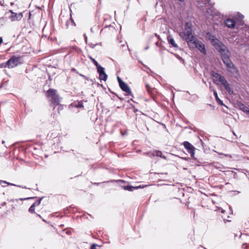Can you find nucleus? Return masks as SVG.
<instances>
[{
    "instance_id": "f257e3e1",
    "label": "nucleus",
    "mask_w": 249,
    "mask_h": 249,
    "mask_svg": "<svg viewBox=\"0 0 249 249\" xmlns=\"http://www.w3.org/2000/svg\"><path fill=\"white\" fill-rule=\"evenodd\" d=\"M221 55L222 60L226 66L227 70L231 73H238V71L230 59V53L226 47L223 51L218 52Z\"/></svg>"
},
{
    "instance_id": "f03ea898",
    "label": "nucleus",
    "mask_w": 249,
    "mask_h": 249,
    "mask_svg": "<svg viewBox=\"0 0 249 249\" xmlns=\"http://www.w3.org/2000/svg\"><path fill=\"white\" fill-rule=\"evenodd\" d=\"M179 36L186 41L187 44H188L189 40L196 38L192 35V24L191 23H186L184 30L183 32L179 33Z\"/></svg>"
},
{
    "instance_id": "7ed1b4c3",
    "label": "nucleus",
    "mask_w": 249,
    "mask_h": 249,
    "mask_svg": "<svg viewBox=\"0 0 249 249\" xmlns=\"http://www.w3.org/2000/svg\"><path fill=\"white\" fill-rule=\"evenodd\" d=\"M22 56L13 55L6 63L0 65V68H13L22 63Z\"/></svg>"
},
{
    "instance_id": "20e7f679",
    "label": "nucleus",
    "mask_w": 249,
    "mask_h": 249,
    "mask_svg": "<svg viewBox=\"0 0 249 249\" xmlns=\"http://www.w3.org/2000/svg\"><path fill=\"white\" fill-rule=\"evenodd\" d=\"M206 37L211 40V43L218 52L223 51V49L226 48V46L218 39L215 38V36L210 33H207Z\"/></svg>"
},
{
    "instance_id": "39448f33",
    "label": "nucleus",
    "mask_w": 249,
    "mask_h": 249,
    "mask_svg": "<svg viewBox=\"0 0 249 249\" xmlns=\"http://www.w3.org/2000/svg\"><path fill=\"white\" fill-rule=\"evenodd\" d=\"M188 45L190 48L198 49L204 54L206 53L204 44L196 38L195 39L189 40Z\"/></svg>"
},
{
    "instance_id": "423d86ee",
    "label": "nucleus",
    "mask_w": 249,
    "mask_h": 249,
    "mask_svg": "<svg viewBox=\"0 0 249 249\" xmlns=\"http://www.w3.org/2000/svg\"><path fill=\"white\" fill-rule=\"evenodd\" d=\"M47 96L50 102L53 105H58L59 103V97L56 93V90L53 89H50L47 91Z\"/></svg>"
},
{
    "instance_id": "0eeeda50",
    "label": "nucleus",
    "mask_w": 249,
    "mask_h": 249,
    "mask_svg": "<svg viewBox=\"0 0 249 249\" xmlns=\"http://www.w3.org/2000/svg\"><path fill=\"white\" fill-rule=\"evenodd\" d=\"M183 145L188 152L190 153L191 157L194 158L195 155V147L189 142L185 141L183 142Z\"/></svg>"
},
{
    "instance_id": "6e6552de",
    "label": "nucleus",
    "mask_w": 249,
    "mask_h": 249,
    "mask_svg": "<svg viewBox=\"0 0 249 249\" xmlns=\"http://www.w3.org/2000/svg\"><path fill=\"white\" fill-rule=\"evenodd\" d=\"M212 77L213 82L216 85L218 84V82L221 83L224 80V79H225L224 77L216 72H213L212 74Z\"/></svg>"
},
{
    "instance_id": "1a4fd4ad",
    "label": "nucleus",
    "mask_w": 249,
    "mask_h": 249,
    "mask_svg": "<svg viewBox=\"0 0 249 249\" xmlns=\"http://www.w3.org/2000/svg\"><path fill=\"white\" fill-rule=\"evenodd\" d=\"M120 88L126 93L127 95H132V92L129 86L125 83H122L119 85Z\"/></svg>"
},
{
    "instance_id": "9d476101",
    "label": "nucleus",
    "mask_w": 249,
    "mask_h": 249,
    "mask_svg": "<svg viewBox=\"0 0 249 249\" xmlns=\"http://www.w3.org/2000/svg\"><path fill=\"white\" fill-rule=\"evenodd\" d=\"M10 12L12 14L11 18L12 21L19 20L22 18L23 15L22 13H17L13 12L12 10H10Z\"/></svg>"
},
{
    "instance_id": "9b49d317",
    "label": "nucleus",
    "mask_w": 249,
    "mask_h": 249,
    "mask_svg": "<svg viewBox=\"0 0 249 249\" xmlns=\"http://www.w3.org/2000/svg\"><path fill=\"white\" fill-rule=\"evenodd\" d=\"M220 83L224 87L225 89L229 94H232L233 93L232 90L231 89L229 84L226 79H224Z\"/></svg>"
},
{
    "instance_id": "f8f14e48",
    "label": "nucleus",
    "mask_w": 249,
    "mask_h": 249,
    "mask_svg": "<svg viewBox=\"0 0 249 249\" xmlns=\"http://www.w3.org/2000/svg\"><path fill=\"white\" fill-rule=\"evenodd\" d=\"M225 24L228 28H232L235 26V23L233 19L229 18L225 20Z\"/></svg>"
},
{
    "instance_id": "ddd939ff",
    "label": "nucleus",
    "mask_w": 249,
    "mask_h": 249,
    "mask_svg": "<svg viewBox=\"0 0 249 249\" xmlns=\"http://www.w3.org/2000/svg\"><path fill=\"white\" fill-rule=\"evenodd\" d=\"M167 40H168V43L172 45L174 47H175V48L178 47V45L175 43L174 39L171 37V36H168Z\"/></svg>"
},
{
    "instance_id": "4468645a",
    "label": "nucleus",
    "mask_w": 249,
    "mask_h": 249,
    "mask_svg": "<svg viewBox=\"0 0 249 249\" xmlns=\"http://www.w3.org/2000/svg\"><path fill=\"white\" fill-rule=\"evenodd\" d=\"M152 155L153 156L159 157L164 159H166V157L162 155V152L160 151H153V152L152 153Z\"/></svg>"
},
{
    "instance_id": "2eb2a0df",
    "label": "nucleus",
    "mask_w": 249,
    "mask_h": 249,
    "mask_svg": "<svg viewBox=\"0 0 249 249\" xmlns=\"http://www.w3.org/2000/svg\"><path fill=\"white\" fill-rule=\"evenodd\" d=\"M99 78L100 80H103L104 81L107 80V75L105 72L99 74Z\"/></svg>"
},
{
    "instance_id": "dca6fc26",
    "label": "nucleus",
    "mask_w": 249,
    "mask_h": 249,
    "mask_svg": "<svg viewBox=\"0 0 249 249\" xmlns=\"http://www.w3.org/2000/svg\"><path fill=\"white\" fill-rule=\"evenodd\" d=\"M96 68L97 70V72L99 73V74L105 72V69L103 67L100 66V65H99L98 66H97Z\"/></svg>"
},
{
    "instance_id": "f3484780",
    "label": "nucleus",
    "mask_w": 249,
    "mask_h": 249,
    "mask_svg": "<svg viewBox=\"0 0 249 249\" xmlns=\"http://www.w3.org/2000/svg\"><path fill=\"white\" fill-rule=\"evenodd\" d=\"M1 183H4L7 184L8 185H13V186H18V187H21L22 188L26 189V187L25 186L23 187V186H21L20 185H15V184H13V183L7 182L5 181H2V180H0V184H1Z\"/></svg>"
},
{
    "instance_id": "a211bd4d",
    "label": "nucleus",
    "mask_w": 249,
    "mask_h": 249,
    "mask_svg": "<svg viewBox=\"0 0 249 249\" xmlns=\"http://www.w3.org/2000/svg\"><path fill=\"white\" fill-rule=\"evenodd\" d=\"M197 2L199 4H209L210 2V0H197Z\"/></svg>"
},
{
    "instance_id": "6ab92c4d",
    "label": "nucleus",
    "mask_w": 249,
    "mask_h": 249,
    "mask_svg": "<svg viewBox=\"0 0 249 249\" xmlns=\"http://www.w3.org/2000/svg\"><path fill=\"white\" fill-rule=\"evenodd\" d=\"M72 105L77 108L83 107V106L81 102L74 103Z\"/></svg>"
},
{
    "instance_id": "aec40b11",
    "label": "nucleus",
    "mask_w": 249,
    "mask_h": 249,
    "mask_svg": "<svg viewBox=\"0 0 249 249\" xmlns=\"http://www.w3.org/2000/svg\"><path fill=\"white\" fill-rule=\"evenodd\" d=\"M244 18V16L241 13L238 12L236 17V18L241 21Z\"/></svg>"
},
{
    "instance_id": "412c9836",
    "label": "nucleus",
    "mask_w": 249,
    "mask_h": 249,
    "mask_svg": "<svg viewBox=\"0 0 249 249\" xmlns=\"http://www.w3.org/2000/svg\"><path fill=\"white\" fill-rule=\"evenodd\" d=\"M89 58L96 67L98 66L99 65L97 61L94 58H92L91 56H89Z\"/></svg>"
},
{
    "instance_id": "4be33fe9",
    "label": "nucleus",
    "mask_w": 249,
    "mask_h": 249,
    "mask_svg": "<svg viewBox=\"0 0 249 249\" xmlns=\"http://www.w3.org/2000/svg\"><path fill=\"white\" fill-rule=\"evenodd\" d=\"M35 204H32L29 209V212L31 213H35Z\"/></svg>"
},
{
    "instance_id": "5701e85b",
    "label": "nucleus",
    "mask_w": 249,
    "mask_h": 249,
    "mask_svg": "<svg viewBox=\"0 0 249 249\" xmlns=\"http://www.w3.org/2000/svg\"><path fill=\"white\" fill-rule=\"evenodd\" d=\"M213 95L215 98V99L217 101H218V100H219V98L218 97V94H217V92L216 91V90L215 89H213Z\"/></svg>"
},
{
    "instance_id": "b1692460",
    "label": "nucleus",
    "mask_w": 249,
    "mask_h": 249,
    "mask_svg": "<svg viewBox=\"0 0 249 249\" xmlns=\"http://www.w3.org/2000/svg\"><path fill=\"white\" fill-rule=\"evenodd\" d=\"M42 198H40L39 199L36 201L35 203H34L33 204H35V206H38L41 203V201L42 200Z\"/></svg>"
},
{
    "instance_id": "393cba45",
    "label": "nucleus",
    "mask_w": 249,
    "mask_h": 249,
    "mask_svg": "<svg viewBox=\"0 0 249 249\" xmlns=\"http://www.w3.org/2000/svg\"><path fill=\"white\" fill-rule=\"evenodd\" d=\"M133 189H134V188L132 186H127L126 187H125V189L128 190L129 191H133Z\"/></svg>"
},
{
    "instance_id": "a878e982",
    "label": "nucleus",
    "mask_w": 249,
    "mask_h": 249,
    "mask_svg": "<svg viewBox=\"0 0 249 249\" xmlns=\"http://www.w3.org/2000/svg\"><path fill=\"white\" fill-rule=\"evenodd\" d=\"M98 246L97 244H93L90 248V249H96V247Z\"/></svg>"
},
{
    "instance_id": "bb28decb",
    "label": "nucleus",
    "mask_w": 249,
    "mask_h": 249,
    "mask_svg": "<svg viewBox=\"0 0 249 249\" xmlns=\"http://www.w3.org/2000/svg\"><path fill=\"white\" fill-rule=\"evenodd\" d=\"M218 154H219V155H224L225 156H226V157H227L230 158H231L232 157L231 155H229V154H223V153H218Z\"/></svg>"
},
{
    "instance_id": "cd10ccee",
    "label": "nucleus",
    "mask_w": 249,
    "mask_h": 249,
    "mask_svg": "<svg viewBox=\"0 0 249 249\" xmlns=\"http://www.w3.org/2000/svg\"><path fill=\"white\" fill-rule=\"evenodd\" d=\"M117 80L119 84V85H121L122 83H124V82H123L121 79V78L119 76L117 77Z\"/></svg>"
},
{
    "instance_id": "c85d7f7f",
    "label": "nucleus",
    "mask_w": 249,
    "mask_h": 249,
    "mask_svg": "<svg viewBox=\"0 0 249 249\" xmlns=\"http://www.w3.org/2000/svg\"><path fill=\"white\" fill-rule=\"evenodd\" d=\"M146 87L147 91L149 93H151L150 88V87L149 86V85H148L147 84V85H146Z\"/></svg>"
},
{
    "instance_id": "c756f323",
    "label": "nucleus",
    "mask_w": 249,
    "mask_h": 249,
    "mask_svg": "<svg viewBox=\"0 0 249 249\" xmlns=\"http://www.w3.org/2000/svg\"><path fill=\"white\" fill-rule=\"evenodd\" d=\"M34 197H28V198H20V199L21 200H27V199H32V198H34Z\"/></svg>"
},
{
    "instance_id": "7c9ffc66",
    "label": "nucleus",
    "mask_w": 249,
    "mask_h": 249,
    "mask_svg": "<svg viewBox=\"0 0 249 249\" xmlns=\"http://www.w3.org/2000/svg\"><path fill=\"white\" fill-rule=\"evenodd\" d=\"M62 109H63V107L61 105H60L58 106V110H62Z\"/></svg>"
},
{
    "instance_id": "2f4dec72",
    "label": "nucleus",
    "mask_w": 249,
    "mask_h": 249,
    "mask_svg": "<svg viewBox=\"0 0 249 249\" xmlns=\"http://www.w3.org/2000/svg\"><path fill=\"white\" fill-rule=\"evenodd\" d=\"M209 89H210V90L212 91H213V89H214L213 87L211 86H210Z\"/></svg>"
},
{
    "instance_id": "473e14b6",
    "label": "nucleus",
    "mask_w": 249,
    "mask_h": 249,
    "mask_svg": "<svg viewBox=\"0 0 249 249\" xmlns=\"http://www.w3.org/2000/svg\"><path fill=\"white\" fill-rule=\"evenodd\" d=\"M219 104H220L221 105H223V103H222V101H221L219 99V100H218V101H217Z\"/></svg>"
},
{
    "instance_id": "72a5a7b5",
    "label": "nucleus",
    "mask_w": 249,
    "mask_h": 249,
    "mask_svg": "<svg viewBox=\"0 0 249 249\" xmlns=\"http://www.w3.org/2000/svg\"><path fill=\"white\" fill-rule=\"evenodd\" d=\"M3 41L2 38L0 37V45L2 43Z\"/></svg>"
},
{
    "instance_id": "f704fd0d",
    "label": "nucleus",
    "mask_w": 249,
    "mask_h": 249,
    "mask_svg": "<svg viewBox=\"0 0 249 249\" xmlns=\"http://www.w3.org/2000/svg\"><path fill=\"white\" fill-rule=\"evenodd\" d=\"M216 15H217L218 16H219L220 15V13H219V12H216V14H215Z\"/></svg>"
},
{
    "instance_id": "c9c22d12",
    "label": "nucleus",
    "mask_w": 249,
    "mask_h": 249,
    "mask_svg": "<svg viewBox=\"0 0 249 249\" xmlns=\"http://www.w3.org/2000/svg\"><path fill=\"white\" fill-rule=\"evenodd\" d=\"M6 204V203L5 202H3L2 204V206H4Z\"/></svg>"
},
{
    "instance_id": "e433bc0d",
    "label": "nucleus",
    "mask_w": 249,
    "mask_h": 249,
    "mask_svg": "<svg viewBox=\"0 0 249 249\" xmlns=\"http://www.w3.org/2000/svg\"><path fill=\"white\" fill-rule=\"evenodd\" d=\"M2 144H4L5 143V141H2Z\"/></svg>"
},
{
    "instance_id": "4c0bfd02",
    "label": "nucleus",
    "mask_w": 249,
    "mask_h": 249,
    "mask_svg": "<svg viewBox=\"0 0 249 249\" xmlns=\"http://www.w3.org/2000/svg\"><path fill=\"white\" fill-rule=\"evenodd\" d=\"M221 212H222V213H224L225 212V211H224V210H222Z\"/></svg>"
},
{
    "instance_id": "58836bf2",
    "label": "nucleus",
    "mask_w": 249,
    "mask_h": 249,
    "mask_svg": "<svg viewBox=\"0 0 249 249\" xmlns=\"http://www.w3.org/2000/svg\"><path fill=\"white\" fill-rule=\"evenodd\" d=\"M10 201H11V202H13V201H14V200H10Z\"/></svg>"
},
{
    "instance_id": "ea45409f",
    "label": "nucleus",
    "mask_w": 249,
    "mask_h": 249,
    "mask_svg": "<svg viewBox=\"0 0 249 249\" xmlns=\"http://www.w3.org/2000/svg\"><path fill=\"white\" fill-rule=\"evenodd\" d=\"M38 216L39 217H41V216H40V215H39V214H38Z\"/></svg>"
},
{
    "instance_id": "a19ab883",
    "label": "nucleus",
    "mask_w": 249,
    "mask_h": 249,
    "mask_svg": "<svg viewBox=\"0 0 249 249\" xmlns=\"http://www.w3.org/2000/svg\"><path fill=\"white\" fill-rule=\"evenodd\" d=\"M202 81H203V82H204V83H205L204 80H203Z\"/></svg>"
},
{
    "instance_id": "79ce46f5",
    "label": "nucleus",
    "mask_w": 249,
    "mask_h": 249,
    "mask_svg": "<svg viewBox=\"0 0 249 249\" xmlns=\"http://www.w3.org/2000/svg\"><path fill=\"white\" fill-rule=\"evenodd\" d=\"M227 221H230V220H226Z\"/></svg>"
}]
</instances>
